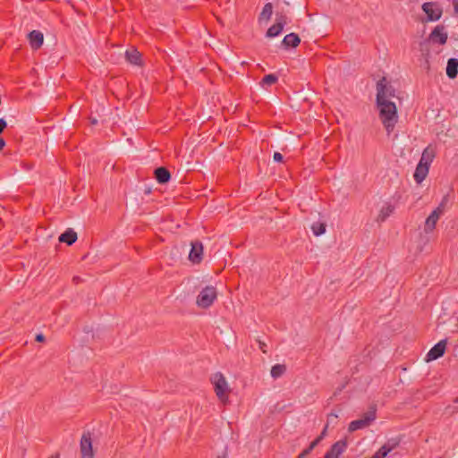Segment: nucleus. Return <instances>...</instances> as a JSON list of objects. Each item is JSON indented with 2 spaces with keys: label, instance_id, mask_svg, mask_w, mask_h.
<instances>
[{
  "label": "nucleus",
  "instance_id": "nucleus-1",
  "mask_svg": "<svg viewBox=\"0 0 458 458\" xmlns=\"http://www.w3.org/2000/svg\"><path fill=\"white\" fill-rule=\"evenodd\" d=\"M381 98V96L376 98V104L379 112V119L387 135H389L394 131L398 121L397 107L394 102L390 100L382 101Z\"/></svg>",
  "mask_w": 458,
  "mask_h": 458
},
{
  "label": "nucleus",
  "instance_id": "nucleus-2",
  "mask_svg": "<svg viewBox=\"0 0 458 458\" xmlns=\"http://www.w3.org/2000/svg\"><path fill=\"white\" fill-rule=\"evenodd\" d=\"M377 418V409L376 406H370L369 411L363 414V416L359 419L352 420L349 426L348 430L350 432H354L359 429L365 428L369 427L371 422H373Z\"/></svg>",
  "mask_w": 458,
  "mask_h": 458
},
{
  "label": "nucleus",
  "instance_id": "nucleus-3",
  "mask_svg": "<svg viewBox=\"0 0 458 458\" xmlns=\"http://www.w3.org/2000/svg\"><path fill=\"white\" fill-rule=\"evenodd\" d=\"M216 296V290L214 286H206L199 293L196 303L199 307L207 309L213 304Z\"/></svg>",
  "mask_w": 458,
  "mask_h": 458
},
{
  "label": "nucleus",
  "instance_id": "nucleus-4",
  "mask_svg": "<svg viewBox=\"0 0 458 458\" xmlns=\"http://www.w3.org/2000/svg\"><path fill=\"white\" fill-rule=\"evenodd\" d=\"M377 96L376 98H378V96H381L382 101H387L390 98H394L395 96V89L391 85V83L386 80V77L381 78L377 82Z\"/></svg>",
  "mask_w": 458,
  "mask_h": 458
},
{
  "label": "nucleus",
  "instance_id": "nucleus-5",
  "mask_svg": "<svg viewBox=\"0 0 458 458\" xmlns=\"http://www.w3.org/2000/svg\"><path fill=\"white\" fill-rule=\"evenodd\" d=\"M215 392L219 400L224 401L226 398V392L228 389L225 377L221 372H216L212 377Z\"/></svg>",
  "mask_w": 458,
  "mask_h": 458
},
{
  "label": "nucleus",
  "instance_id": "nucleus-6",
  "mask_svg": "<svg viewBox=\"0 0 458 458\" xmlns=\"http://www.w3.org/2000/svg\"><path fill=\"white\" fill-rule=\"evenodd\" d=\"M81 458H94L92 436L89 431L84 432L80 442Z\"/></svg>",
  "mask_w": 458,
  "mask_h": 458
},
{
  "label": "nucleus",
  "instance_id": "nucleus-7",
  "mask_svg": "<svg viewBox=\"0 0 458 458\" xmlns=\"http://www.w3.org/2000/svg\"><path fill=\"white\" fill-rule=\"evenodd\" d=\"M422 10L427 14L428 21H438L442 15V10L436 3L427 2L422 4Z\"/></svg>",
  "mask_w": 458,
  "mask_h": 458
},
{
  "label": "nucleus",
  "instance_id": "nucleus-8",
  "mask_svg": "<svg viewBox=\"0 0 458 458\" xmlns=\"http://www.w3.org/2000/svg\"><path fill=\"white\" fill-rule=\"evenodd\" d=\"M446 344V339H443L436 344L427 353L426 360L431 361L441 358L445 352Z\"/></svg>",
  "mask_w": 458,
  "mask_h": 458
},
{
  "label": "nucleus",
  "instance_id": "nucleus-9",
  "mask_svg": "<svg viewBox=\"0 0 458 458\" xmlns=\"http://www.w3.org/2000/svg\"><path fill=\"white\" fill-rule=\"evenodd\" d=\"M203 259V244L199 241H194L191 243L189 260L193 264H199Z\"/></svg>",
  "mask_w": 458,
  "mask_h": 458
},
{
  "label": "nucleus",
  "instance_id": "nucleus-10",
  "mask_svg": "<svg viewBox=\"0 0 458 458\" xmlns=\"http://www.w3.org/2000/svg\"><path fill=\"white\" fill-rule=\"evenodd\" d=\"M448 36L445 30V26L437 25L429 34L428 39L434 44L445 45L447 41Z\"/></svg>",
  "mask_w": 458,
  "mask_h": 458
},
{
  "label": "nucleus",
  "instance_id": "nucleus-11",
  "mask_svg": "<svg viewBox=\"0 0 458 458\" xmlns=\"http://www.w3.org/2000/svg\"><path fill=\"white\" fill-rule=\"evenodd\" d=\"M347 440L341 439L333 444L326 453V458H338L347 448Z\"/></svg>",
  "mask_w": 458,
  "mask_h": 458
},
{
  "label": "nucleus",
  "instance_id": "nucleus-12",
  "mask_svg": "<svg viewBox=\"0 0 458 458\" xmlns=\"http://www.w3.org/2000/svg\"><path fill=\"white\" fill-rule=\"evenodd\" d=\"M30 45L33 49H38L41 47L44 42V35L39 30H32L28 34Z\"/></svg>",
  "mask_w": 458,
  "mask_h": 458
},
{
  "label": "nucleus",
  "instance_id": "nucleus-13",
  "mask_svg": "<svg viewBox=\"0 0 458 458\" xmlns=\"http://www.w3.org/2000/svg\"><path fill=\"white\" fill-rule=\"evenodd\" d=\"M301 43V38L296 33H289L284 36L281 45L284 48L288 49L289 47H296Z\"/></svg>",
  "mask_w": 458,
  "mask_h": 458
},
{
  "label": "nucleus",
  "instance_id": "nucleus-14",
  "mask_svg": "<svg viewBox=\"0 0 458 458\" xmlns=\"http://www.w3.org/2000/svg\"><path fill=\"white\" fill-rule=\"evenodd\" d=\"M155 179L160 184L167 183L171 180V174L164 166H159L155 169L154 171Z\"/></svg>",
  "mask_w": 458,
  "mask_h": 458
},
{
  "label": "nucleus",
  "instance_id": "nucleus-15",
  "mask_svg": "<svg viewBox=\"0 0 458 458\" xmlns=\"http://www.w3.org/2000/svg\"><path fill=\"white\" fill-rule=\"evenodd\" d=\"M125 59L133 65L140 66L142 64L141 54L136 48L128 49L125 52Z\"/></svg>",
  "mask_w": 458,
  "mask_h": 458
},
{
  "label": "nucleus",
  "instance_id": "nucleus-16",
  "mask_svg": "<svg viewBox=\"0 0 458 458\" xmlns=\"http://www.w3.org/2000/svg\"><path fill=\"white\" fill-rule=\"evenodd\" d=\"M440 217L439 210H433L425 221L424 230L427 233L432 232Z\"/></svg>",
  "mask_w": 458,
  "mask_h": 458
},
{
  "label": "nucleus",
  "instance_id": "nucleus-17",
  "mask_svg": "<svg viewBox=\"0 0 458 458\" xmlns=\"http://www.w3.org/2000/svg\"><path fill=\"white\" fill-rule=\"evenodd\" d=\"M58 240L60 242H64L68 246H71L77 241V233L73 229L68 228L59 236Z\"/></svg>",
  "mask_w": 458,
  "mask_h": 458
},
{
  "label": "nucleus",
  "instance_id": "nucleus-18",
  "mask_svg": "<svg viewBox=\"0 0 458 458\" xmlns=\"http://www.w3.org/2000/svg\"><path fill=\"white\" fill-rule=\"evenodd\" d=\"M429 167L419 163L416 166L413 177L417 183H421L428 174Z\"/></svg>",
  "mask_w": 458,
  "mask_h": 458
},
{
  "label": "nucleus",
  "instance_id": "nucleus-19",
  "mask_svg": "<svg viewBox=\"0 0 458 458\" xmlns=\"http://www.w3.org/2000/svg\"><path fill=\"white\" fill-rule=\"evenodd\" d=\"M446 75L449 79H455L458 75V59L450 58L447 61Z\"/></svg>",
  "mask_w": 458,
  "mask_h": 458
},
{
  "label": "nucleus",
  "instance_id": "nucleus-20",
  "mask_svg": "<svg viewBox=\"0 0 458 458\" xmlns=\"http://www.w3.org/2000/svg\"><path fill=\"white\" fill-rule=\"evenodd\" d=\"M434 157H435L434 149L430 148L429 147H427L423 150L419 163H422V165H428L429 167L430 164L433 162Z\"/></svg>",
  "mask_w": 458,
  "mask_h": 458
},
{
  "label": "nucleus",
  "instance_id": "nucleus-21",
  "mask_svg": "<svg viewBox=\"0 0 458 458\" xmlns=\"http://www.w3.org/2000/svg\"><path fill=\"white\" fill-rule=\"evenodd\" d=\"M394 210V206L392 204L387 203L386 206H384L377 216V222H384L386 220L388 216L393 214Z\"/></svg>",
  "mask_w": 458,
  "mask_h": 458
},
{
  "label": "nucleus",
  "instance_id": "nucleus-22",
  "mask_svg": "<svg viewBox=\"0 0 458 458\" xmlns=\"http://www.w3.org/2000/svg\"><path fill=\"white\" fill-rule=\"evenodd\" d=\"M272 13H273V5L271 3H267L263 9H262V12L260 13L259 14V20L261 21V20H266V21H269L271 16H272Z\"/></svg>",
  "mask_w": 458,
  "mask_h": 458
},
{
  "label": "nucleus",
  "instance_id": "nucleus-23",
  "mask_svg": "<svg viewBox=\"0 0 458 458\" xmlns=\"http://www.w3.org/2000/svg\"><path fill=\"white\" fill-rule=\"evenodd\" d=\"M290 22V19L284 11H276V24L281 25L284 28L286 24Z\"/></svg>",
  "mask_w": 458,
  "mask_h": 458
},
{
  "label": "nucleus",
  "instance_id": "nucleus-24",
  "mask_svg": "<svg viewBox=\"0 0 458 458\" xmlns=\"http://www.w3.org/2000/svg\"><path fill=\"white\" fill-rule=\"evenodd\" d=\"M284 30V27H282L279 24H273L268 30H267L266 37L267 38H275L277 37L282 33Z\"/></svg>",
  "mask_w": 458,
  "mask_h": 458
},
{
  "label": "nucleus",
  "instance_id": "nucleus-25",
  "mask_svg": "<svg viewBox=\"0 0 458 458\" xmlns=\"http://www.w3.org/2000/svg\"><path fill=\"white\" fill-rule=\"evenodd\" d=\"M286 371V367L284 364H276L271 368V377L278 378L282 377Z\"/></svg>",
  "mask_w": 458,
  "mask_h": 458
},
{
  "label": "nucleus",
  "instance_id": "nucleus-26",
  "mask_svg": "<svg viewBox=\"0 0 458 458\" xmlns=\"http://www.w3.org/2000/svg\"><path fill=\"white\" fill-rule=\"evenodd\" d=\"M326 224L325 223H320V222H315L312 224L311 225V230H312V233L316 235V236H320L322 235L323 233H325L326 232Z\"/></svg>",
  "mask_w": 458,
  "mask_h": 458
},
{
  "label": "nucleus",
  "instance_id": "nucleus-27",
  "mask_svg": "<svg viewBox=\"0 0 458 458\" xmlns=\"http://www.w3.org/2000/svg\"><path fill=\"white\" fill-rule=\"evenodd\" d=\"M278 81V77L276 74L270 73L267 75H265L260 82V85L262 87L266 86H271L275 83H276Z\"/></svg>",
  "mask_w": 458,
  "mask_h": 458
},
{
  "label": "nucleus",
  "instance_id": "nucleus-28",
  "mask_svg": "<svg viewBox=\"0 0 458 458\" xmlns=\"http://www.w3.org/2000/svg\"><path fill=\"white\" fill-rule=\"evenodd\" d=\"M400 444V440L397 438L389 439L386 443H385L380 448H385L386 451V454H388L391 451L396 448Z\"/></svg>",
  "mask_w": 458,
  "mask_h": 458
},
{
  "label": "nucleus",
  "instance_id": "nucleus-29",
  "mask_svg": "<svg viewBox=\"0 0 458 458\" xmlns=\"http://www.w3.org/2000/svg\"><path fill=\"white\" fill-rule=\"evenodd\" d=\"M318 445V440H313L310 444V445L301 453V455L304 458L307 457Z\"/></svg>",
  "mask_w": 458,
  "mask_h": 458
},
{
  "label": "nucleus",
  "instance_id": "nucleus-30",
  "mask_svg": "<svg viewBox=\"0 0 458 458\" xmlns=\"http://www.w3.org/2000/svg\"><path fill=\"white\" fill-rule=\"evenodd\" d=\"M338 418V415L335 413V412H330L328 415H327V425L328 426L329 424H334V423H336V420Z\"/></svg>",
  "mask_w": 458,
  "mask_h": 458
},
{
  "label": "nucleus",
  "instance_id": "nucleus-31",
  "mask_svg": "<svg viewBox=\"0 0 458 458\" xmlns=\"http://www.w3.org/2000/svg\"><path fill=\"white\" fill-rule=\"evenodd\" d=\"M386 455L385 448H379L370 458H385Z\"/></svg>",
  "mask_w": 458,
  "mask_h": 458
},
{
  "label": "nucleus",
  "instance_id": "nucleus-32",
  "mask_svg": "<svg viewBox=\"0 0 458 458\" xmlns=\"http://www.w3.org/2000/svg\"><path fill=\"white\" fill-rule=\"evenodd\" d=\"M447 201V196H445L441 201V203L438 205V207L435 210H439V215L441 216L444 213L445 210V205Z\"/></svg>",
  "mask_w": 458,
  "mask_h": 458
},
{
  "label": "nucleus",
  "instance_id": "nucleus-33",
  "mask_svg": "<svg viewBox=\"0 0 458 458\" xmlns=\"http://www.w3.org/2000/svg\"><path fill=\"white\" fill-rule=\"evenodd\" d=\"M447 201V196H445L441 201V203L438 205V207L435 210H439V215L441 216L444 213L445 210V205Z\"/></svg>",
  "mask_w": 458,
  "mask_h": 458
},
{
  "label": "nucleus",
  "instance_id": "nucleus-34",
  "mask_svg": "<svg viewBox=\"0 0 458 458\" xmlns=\"http://www.w3.org/2000/svg\"><path fill=\"white\" fill-rule=\"evenodd\" d=\"M447 201V196H445L441 201V203L438 205V207L435 210H439V215L441 216L444 213L445 210V205Z\"/></svg>",
  "mask_w": 458,
  "mask_h": 458
},
{
  "label": "nucleus",
  "instance_id": "nucleus-35",
  "mask_svg": "<svg viewBox=\"0 0 458 458\" xmlns=\"http://www.w3.org/2000/svg\"><path fill=\"white\" fill-rule=\"evenodd\" d=\"M273 159L275 162H282L284 160V157L279 152H275L273 155Z\"/></svg>",
  "mask_w": 458,
  "mask_h": 458
},
{
  "label": "nucleus",
  "instance_id": "nucleus-36",
  "mask_svg": "<svg viewBox=\"0 0 458 458\" xmlns=\"http://www.w3.org/2000/svg\"><path fill=\"white\" fill-rule=\"evenodd\" d=\"M7 127V123L4 118H0V134Z\"/></svg>",
  "mask_w": 458,
  "mask_h": 458
},
{
  "label": "nucleus",
  "instance_id": "nucleus-37",
  "mask_svg": "<svg viewBox=\"0 0 458 458\" xmlns=\"http://www.w3.org/2000/svg\"><path fill=\"white\" fill-rule=\"evenodd\" d=\"M327 425H326V427L324 428V429L322 430L321 434L315 439V440H318V443L324 438V437L326 436V432H327Z\"/></svg>",
  "mask_w": 458,
  "mask_h": 458
},
{
  "label": "nucleus",
  "instance_id": "nucleus-38",
  "mask_svg": "<svg viewBox=\"0 0 458 458\" xmlns=\"http://www.w3.org/2000/svg\"><path fill=\"white\" fill-rule=\"evenodd\" d=\"M259 342V349L262 351V352L266 353L267 352V350H266V344L260 340L258 341Z\"/></svg>",
  "mask_w": 458,
  "mask_h": 458
},
{
  "label": "nucleus",
  "instance_id": "nucleus-39",
  "mask_svg": "<svg viewBox=\"0 0 458 458\" xmlns=\"http://www.w3.org/2000/svg\"><path fill=\"white\" fill-rule=\"evenodd\" d=\"M35 340H36L37 342H38V343H42V342H44V341H45V336H44V335H43V334H38V335H36Z\"/></svg>",
  "mask_w": 458,
  "mask_h": 458
},
{
  "label": "nucleus",
  "instance_id": "nucleus-40",
  "mask_svg": "<svg viewBox=\"0 0 458 458\" xmlns=\"http://www.w3.org/2000/svg\"><path fill=\"white\" fill-rule=\"evenodd\" d=\"M453 4H454V12L456 13H458V0H454Z\"/></svg>",
  "mask_w": 458,
  "mask_h": 458
},
{
  "label": "nucleus",
  "instance_id": "nucleus-41",
  "mask_svg": "<svg viewBox=\"0 0 458 458\" xmlns=\"http://www.w3.org/2000/svg\"><path fill=\"white\" fill-rule=\"evenodd\" d=\"M5 146V141L3 138L0 137V150H2L4 148V147Z\"/></svg>",
  "mask_w": 458,
  "mask_h": 458
},
{
  "label": "nucleus",
  "instance_id": "nucleus-42",
  "mask_svg": "<svg viewBox=\"0 0 458 458\" xmlns=\"http://www.w3.org/2000/svg\"><path fill=\"white\" fill-rule=\"evenodd\" d=\"M48 458H59V455L58 454H55V455H51L50 457Z\"/></svg>",
  "mask_w": 458,
  "mask_h": 458
},
{
  "label": "nucleus",
  "instance_id": "nucleus-43",
  "mask_svg": "<svg viewBox=\"0 0 458 458\" xmlns=\"http://www.w3.org/2000/svg\"><path fill=\"white\" fill-rule=\"evenodd\" d=\"M91 123H92L93 124H96V123H98V121H97L96 119H93V120L91 121Z\"/></svg>",
  "mask_w": 458,
  "mask_h": 458
},
{
  "label": "nucleus",
  "instance_id": "nucleus-44",
  "mask_svg": "<svg viewBox=\"0 0 458 458\" xmlns=\"http://www.w3.org/2000/svg\"><path fill=\"white\" fill-rule=\"evenodd\" d=\"M296 458H304L301 454H300Z\"/></svg>",
  "mask_w": 458,
  "mask_h": 458
},
{
  "label": "nucleus",
  "instance_id": "nucleus-45",
  "mask_svg": "<svg viewBox=\"0 0 458 458\" xmlns=\"http://www.w3.org/2000/svg\"><path fill=\"white\" fill-rule=\"evenodd\" d=\"M456 403H458V398L455 400Z\"/></svg>",
  "mask_w": 458,
  "mask_h": 458
},
{
  "label": "nucleus",
  "instance_id": "nucleus-46",
  "mask_svg": "<svg viewBox=\"0 0 458 458\" xmlns=\"http://www.w3.org/2000/svg\"><path fill=\"white\" fill-rule=\"evenodd\" d=\"M323 458H326V454L324 455V457H323Z\"/></svg>",
  "mask_w": 458,
  "mask_h": 458
}]
</instances>
